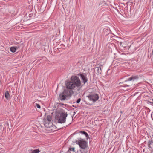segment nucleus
Instances as JSON below:
<instances>
[{
  "instance_id": "nucleus-5",
  "label": "nucleus",
  "mask_w": 153,
  "mask_h": 153,
  "mask_svg": "<svg viewBox=\"0 0 153 153\" xmlns=\"http://www.w3.org/2000/svg\"><path fill=\"white\" fill-rule=\"evenodd\" d=\"M90 101L95 102L98 100L99 98L98 94H91L87 96Z\"/></svg>"
},
{
  "instance_id": "nucleus-2",
  "label": "nucleus",
  "mask_w": 153,
  "mask_h": 153,
  "mask_svg": "<svg viewBox=\"0 0 153 153\" xmlns=\"http://www.w3.org/2000/svg\"><path fill=\"white\" fill-rule=\"evenodd\" d=\"M73 94L72 90L66 89L64 90L62 93H60L59 94V98L61 101L65 100L66 98L70 96Z\"/></svg>"
},
{
  "instance_id": "nucleus-1",
  "label": "nucleus",
  "mask_w": 153,
  "mask_h": 153,
  "mask_svg": "<svg viewBox=\"0 0 153 153\" xmlns=\"http://www.w3.org/2000/svg\"><path fill=\"white\" fill-rule=\"evenodd\" d=\"M78 137V144L80 148L85 149L88 147V143L84 140L85 137L87 138H89V136L87 133L85 131H79L77 132Z\"/></svg>"
},
{
  "instance_id": "nucleus-4",
  "label": "nucleus",
  "mask_w": 153,
  "mask_h": 153,
  "mask_svg": "<svg viewBox=\"0 0 153 153\" xmlns=\"http://www.w3.org/2000/svg\"><path fill=\"white\" fill-rule=\"evenodd\" d=\"M68 114L65 112H62L56 114L55 116V119L59 123H64L66 121V117Z\"/></svg>"
},
{
  "instance_id": "nucleus-20",
  "label": "nucleus",
  "mask_w": 153,
  "mask_h": 153,
  "mask_svg": "<svg viewBox=\"0 0 153 153\" xmlns=\"http://www.w3.org/2000/svg\"><path fill=\"white\" fill-rule=\"evenodd\" d=\"M126 86H127V87H128V86H128V85H126Z\"/></svg>"
},
{
  "instance_id": "nucleus-13",
  "label": "nucleus",
  "mask_w": 153,
  "mask_h": 153,
  "mask_svg": "<svg viewBox=\"0 0 153 153\" xmlns=\"http://www.w3.org/2000/svg\"><path fill=\"white\" fill-rule=\"evenodd\" d=\"M72 151L73 152L75 151V148L74 147H72L71 148H69V150L68 151V153L71 152L70 151Z\"/></svg>"
},
{
  "instance_id": "nucleus-7",
  "label": "nucleus",
  "mask_w": 153,
  "mask_h": 153,
  "mask_svg": "<svg viewBox=\"0 0 153 153\" xmlns=\"http://www.w3.org/2000/svg\"><path fill=\"white\" fill-rule=\"evenodd\" d=\"M78 75L79 76H80L81 78L83 81L84 84L87 82V80L86 78V77L83 74H78Z\"/></svg>"
},
{
  "instance_id": "nucleus-10",
  "label": "nucleus",
  "mask_w": 153,
  "mask_h": 153,
  "mask_svg": "<svg viewBox=\"0 0 153 153\" xmlns=\"http://www.w3.org/2000/svg\"><path fill=\"white\" fill-rule=\"evenodd\" d=\"M5 96L6 99H8L9 97V94L8 91H6L5 93Z\"/></svg>"
},
{
  "instance_id": "nucleus-9",
  "label": "nucleus",
  "mask_w": 153,
  "mask_h": 153,
  "mask_svg": "<svg viewBox=\"0 0 153 153\" xmlns=\"http://www.w3.org/2000/svg\"><path fill=\"white\" fill-rule=\"evenodd\" d=\"M137 78L138 77L137 76H132L129 78L128 81L134 80Z\"/></svg>"
},
{
  "instance_id": "nucleus-3",
  "label": "nucleus",
  "mask_w": 153,
  "mask_h": 153,
  "mask_svg": "<svg viewBox=\"0 0 153 153\" xmlns=\"http://www.w3.org/2000/svg\"><path fill=\"white\" fill-rule=\"evenodd\" d=\"M66 85V89L72 90V89L76 86V76H72L71 78V81L68 82Z\"/></svg>"
},
{
  "instance_id": "nucleus-19",
  "label": "nucleus",
  "mask_w": 153,
  "mask_h": 153,
  "mask_svg": "<svg viewBox=\"0 0 153 153\" xmlns=\"http://www.w3.org/2000/svg\"><path fill=\"white\" fill-rule=\"evenodd\" d=\"M82 62L81 61H78V63H80V64H81Z\"/></svg>"
},
{
  "instance_id": "nucleus-18",
  "label": "nucleus",
  "mask_w": 153,
  "mask_h": 153,
  "mask_svg": "<svg viewBox=\"0 0 153 153\" xmlns=\"http://www.w3.org/2000/svg\"><path fill=\"white\" fill-rule=\"evenodd\" d=\"M59 105H66L65 104H64L63 103H59Z\"/></svg>"
},
{
  "instance_id": "nucleus-16",
  "label": "nucleus",
  "mask_w": 153,
  "mask_h": 153,
  "mask_svg": "<svg viewBox=\"0 0 153 153\" xmlns=\"http://www.w3.org/2000/svg\"><path fill=\"white\" fill-rule=\"evenodd\" d=\"M36 106L38 108H41V107L40 106V105H39V104H36Z\"/></svg>"
},
{
  "instance_id": "nucleus-14",
  "label": "nucleus",
  "mask_w": 153,
  "mask_h": 153,
  "mask_svg": "<svg viewBox=\"0 0 153 153\" xmlns=\"http://www.w3.org/2000/svg\"><path fill=\"white\" fill-rule=\"evenodd\" d=\"M81 85L80 81L79 79L77 78V87H79Z\"/></svg>"
},
{
  "instance_id": "nucleus-15",
  "label": "nucleus",
  "mask_w": 153,
  "mask_h": 153,
  "mask_svg": "<svg viewBox=\"0 0 153 153\" xmlns=\"http://www.w3.org/2000/svg\"><path fill=\"white\" fill-rule=\"evenodd\" d=\"M97 71H98V73H101V68L100 67H97Z\"/></svg>"
},
{
  "instance_id": "nucleus-12",
  "label": "nucleus",
  "mask_w": 153,
  "mask_h": 153,
  "mask_svg": "<svg viewBox=\"0 0 153 153\" xmlns=\"http://www.w3.org/2000/svg\"><path fill=\"white\" fill-rule=\"evenodd\" d=\"M51 117L50 115H48L47 117V120L45 121H51Z\"/></svg>"
},
{
  "instance_id": "nucleus-11",
  "label": "nucleus",
  "mask_w": 153,
  "mask_h": 153,
  "mask_svg": "<svg viewBox=\"0 0 153 153\" xmlns=\"http://www.w3.org/2000/svg\"><path fill=\"white\" fill-rule=\"evenodd\" d=\"M10 50L11 52L14 53L16 51V48L15 47H11L10 48Z\"/></svg>"
},
{
  "instance_id": "nucleus-6",
  "label": "nucleus",
  "mask_w": 153,
  "mask_h": 153,
  "mask_svg": "<svg viewBox=\"0 0 153 153\" xmlns=\"http://www.w3.org/2000/svg\"><path fill=\"white\" fill-rule=\"evenodd\" d=\"M51 121H45L44 124L45 126L47 127H50L52 125Z\"/></svg>"
},
{
  "instance_id": "nucleus-21",
  "label": "nucleus",
  "mask_w": 153,
  "mask_h": 153,
  "mask_svg": "<svg viewBox=\"0 0 153 153\" xmlns=\"http://www.w3.org/2000/svg\"><path fill=\"white\" fill-rule=\"evenodd\" d=\"M152 100H153V99H152Z\"/></svg>"
},
{
  "instance_id": "nucleus-17",
  "label": "nucleus",
  "mask_w": 153,
  "mask_h": 153,
  "mask_svg": "<svg viewBox=\"0 0 153 153\" xmlns=\"http://www.w3.org/2000/svg\"><path fill=\"white\" fill-rule=\"evenodd\" d=\"M81 100V99L79 98L77 100V103H79Z\"/></svg>"
},
{
  "instance_id": "nucleus-8",
  "label": "nucleus",
  "mask_w": 153,
  "mask_h": 153,
  "mask_svg": "<svg viewBox=\"0 0 153 153\" xmlns=\"http://www.w3.org/2000/svg\"><path fill=\"white\" fill-rule=\"evenodd\" d=\"M29 153H39L40 151L39 149H36L34 150H29Z\"/></svg>"
}]
</instances>
